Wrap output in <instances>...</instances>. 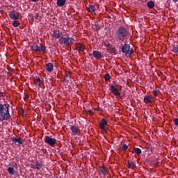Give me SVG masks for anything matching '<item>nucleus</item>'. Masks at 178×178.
<instances>
[{
    "mask_svg": "<svg viewBox=\"0 0 178 178\" xmlns=\"http://www.w3.org/2000/svg\"><path fill=\"white\" fill-rule=\"evenodd\" d=\"M38 47V44H33L31 46V50L35 51H37Z\"/></svg>",
    "mask_w": 178,
    "mask_h": 178,
    "instance_id": "nucleus-28",
    "label": "nucleus"
},
{
    "mask_svg": "<svg viewBox=\"0 0 178 178\" xmlns=\"http://www.w3.org/2000/svg\"><path fill=\"white\" fill-rule=\"evenodd\" d=\"M7 170L10 175H15V169L13 168L9 167Z\"/></svg>",
    "mask_w": 178,
    "mask_h": 178,
    "instance_id": "nucleus-26",
    "label": "nucleus"
},
{
    "mask_svg": "<svg viewBox=\"0 0 178 178\" xmlns=\"http://www.w3.org/2000/svg\"><path fill=\"white\" fill-rule=\"evenodd\" d=\"M11 140L13 143L16 144V145H22V144H23V140H22V138L13 137Z\"/></svg>",
    "mask_w": 178,
    "mask_h": 178,
    "instance_id": "nucleus-12",
    "label": "nucleus"
},
{
    "mask_svg": "<svg viewBox=\"0 0 178 178\" xmlns=\"http://www.w3.org/2000/svg\"><path fill=\"white\" fill-rule=\"evenodd\" d=\"M44 143L50 147H55V144H56V139L51 138V136H44Z\"/></svg>",
    "mask_w": 178,
    "mask_h": 178,
    "instance_id": "nucleus-5",
    "label": "nucleus"
},
{
    "mask_svg": "<svg viewBox=\"0 0 178 178\" xmlns=\"http://www.w3.org/2000/svg\"><path fill=\"white\" fill-rule=\"evenodd\" d=\"M172 52L175 54H178V45L177 44H174L172 49Z\"/></svg>",
    "mask_w": 178,
    "mask_h": 178,
    "instance_id": "nucleus-24",
    "label": "nucleus"
},
{
    "mask_svg": "<svg viewBox=\"0 0 178 178\" xmlns=\"http://www.w3.org/2000/svg\"><path fill=\"white\" fill-rule=\"evenodd\" d=\"M121 52L122 54H125V56L127 58H129V56H131V54L134 52V50L133 49H130V44L125 43L120 47Z\"/></svg>",
    "mask_w": 178,
    "mask_h": 178,
    "instance_id": "nucleus-3",
    "label": "nucleus"
},
{
    "mask_svg": "<svg viewBox=\"0 0 178 178\" xmlns=\"http://www.w3.org/2000/svg\"><path fill=\"white\" fill-rule=\"evenodd\" d=\"M75 49L76 51H78L79 54H80V52H83L84 49H86V47H84L81 43H76Z\"/></svg>",
    "mask_w": 178,
    "mask_h": 178,
    "instance_id": "nucleus-10",
    "label": "nucleus"
},
{
    "mask_svg": "<svg viewBox=\"0 0 178 178\" xmlns=\"http://www.w3.org/2000/svg\"><path fill=\"white\" fill-rule=\"evenodd\" d=\"M59 42L60 44H64V45H69V40L67 39V36L66 38H63V36H62Z\"/></svg>",
    "mask_w": 178,
    "mask_h": 178,
    "instance_id": "nucleus-18",
    "label": "nucleus"
},
{
    "mask_svg": "<svg viewBox=\"0 0 178 178\" xmlns=\"http://www.w3.org/2000/svg\"><path fill=\"white\" fill-rule=\"evenodd\" d=\"M134 152L136 154V155H141L143 152L141 151V149L136 147L135 148Z\"/></svg>",
    "mask_w": 178,
    "mask_h": 178,
    "instance_id": "nucleus-25",
    "label": "nucleus"
},
{
    "mask_svg": "<svg viewBox=\"0 0 178 178\" xmlns=\"http://www.w3.org/2000/svg\"><path fill=\"white\" fill-rule=\"evenodd\" d=\"M70 130L73 134H77V133H80V129L78 126L76 125H71Z\"/></svg>",
    "mask_w": 178,
    "mask_h": 178,
    "instance_id": "nucleus-14",
    "label": "nucleus"
},
{
    "mask_svg": "<svg viewBox=\"0 0 178 178\" xmlns=\"http://www.w3.org/2000/svg\"><path fill=\"white\" fill-rule=\"evenodd\" d=\"M174 124H175V126L178 127V118H175L173 120Z\"/></svg>",
    "mask_w": 178,
    "mask_h": 178,
    "instance_id": "nucleus-34",
    "label": "nucleus"
},
{
    "mask_svg": "<svg viewBox=\"0 0 178 178\" xmlns=\"http://www.w3.org/2000/svg\"><path fill=\"white\" fill-rule=\"evenodd\" d=\"M32 1V2H37V1H38V0H31Z\"/></svg>",
    "mask_w": 178,
    "mask_h": 178,
    "instance_id": "nucleus-40",
    "label": "nucleus"
},
{
    "mask_svg": "<svg viewBox=\"0 0 178 178\" xmlns=\"http://www.w3.org/2000/svg\"><path fill=\"white\" fill-rule=\"evenodd\" d=\"M128 168L129 169H134L136 168V163L133 161H128Z\"/></svg>",
    "mask_w": 178,
    "mask_h": 178,
    "instance_id": "nucleus-23",
    "label": "nucleus"
},
{
    "mask_svg": "<svg viewBox=\"0 0 178 178\" xmlns=\"http://www.w3.org/2000/svg\"><path fill=\"white\" fill-rule=\"evenodd\" d=\"M121 148H122V151H127L129 146H127V145H126V144H123Z\"/></svg>",
    "mask_w": 178,
    "mask_h": 178,
    "instance_id": "nucleus-31",
    "label": "nucleus"
},
{
    "mask_svg": "<svg viewBox=\"0 0 178 178\" xmlns=\"http://www.w3.org/2000/svg\"><path fill=\"white\" fill-rule=\"evenodd\" d=\"M147 149H151V145H147Z\"/></svg>",
    "mask_w": 178,
    "mask_h": 178,
    "instance_id": "nucleus-37",
    "label": "nucleus"
},
{
    "mask_svg": "<svg viewBox=\"0 0 178 178\" xmlns=\"http://www.w3.org/2000/svg\"><path fill=\"white\" fill-rule=\"evenodd\" d=\"M46 70L49 73H51V72L54 71V64L52 63H48L46 65Z\"/></svg>",
    "mask_w": 178,
    "mask_h": 178,
    "instance_id": "nucleus-17",
    "label": "nucleus"
},
{
    "mask_svg": "<svg viewBox=\"0 0 178 178\" xmlns=\"http://www.w3.org/2000/svg\"><path fill=\"white\" fill-rule=\"evenodd\" d=\"M104 80H106V81H109V80H111V75H109V74H106L104 75Z\"/></svg>",
    "mask_w": 178,
    "mask_h": 178,
    "instance_id": "nucleus-30",
    "label": "nucleus"
},
{
    "mask_svg": "<svg viewBox=\"0 0 178 178\" xmlns=\"http://www.w3.org/2000/svg\"><path fill=\"white\" fill-rule=\"evenodd\" d=\"M33 82L35 86L40 87L42 84H44V79L42 78H39L36 76L33 79Z\"/></svg>",
    "mask_w": 178,
    "mask_h": 178,
    "instance_id": "nucleus-7",
    "label": "nucleus"
},
{
    "mask_svg": "<svg viewBox=\"0 0 178 178\" xmlns=\"http://www.w3.org/2000/svg\"><path fill=\"white\" fill-rule=\"evenodd\" d=\"M65 3H66V0H57L56 5L58 8H62V6H65Z\"/></svg>",
    "mask_w": 178,
    "mask_h": 178,
    "instance_id": "nucleus-20",
    "label": "nucleus"
},
{
    "mask_svg": "<svg viewBox=\"0 0 178 178\" xmlns=\"http://www.w3.org/2000/svg\"><path fill=\"white\" fill-rule=\"evenodd\" d=\"M14 166H17V163H15Z\"/></svg>",
    "mask_w": 178,
    "mask_h": 178,
    "instance_id": "nucleus-42",
    "label": "nucleus"
},
{
    "mask_svg": "<svg viewBox=\"0 0 178 178\" xmlns=\"http://www.w3.org/2000/svg\"><path fill=\"white\" fill-rule=\"evenodd\" d=\"M10 105L8 103H0V122L10 120Z\"/></svg>",
    "mask_w": 178,
    "mask_h": 178,
    "instance_id": "nucleus-1",
    "label": "nucleus"
},
{
    "mask_svg": "<svg viewBox=\"0 0 178 178\" xmlns=\"http://www.w3.org/2000/svg\"><path fill=\"white\" fill-rule=\"evenodd\" d=\"M173 2H175V3H176L177 2H178V0H172Z\"/></svg>",
    "mask_w": 178,
    "mask_h": 178,
    "instance_id": "nucleus-38",
    "label": "nucleus"
},
{
    "mask_svg": "<svg viewBox=\"0 0 178 178\" xmlns=\"http://www.w3.org/2000/svg\"><path fill=\"white\" fill-rule=\"evenodd\" d=\"M143 101L145 104H152V102H154V97H152V96L145 95Z\"/></svg>",
    "mask_w": 178,
    "mask_h": 178,
    "instance_id": "nucleus-9",
    "label": "nucleus"
},
{
    "mask_svg": "<svg viewBox=\"0 0 178 178\" xmlns=\"http://www.w3.org/2000/svg\"><path fill=\"white\" fill-rule=\"evenodd\" d=\"M130 33L124 26H119L115 32V37L117 41H121L123 42L124 40H127Z\"/></svg>",
    "mask_w": 178,
    "mask_h": 178,
    "instance_id": "nucleus-2",
    "label": "nucleus"
},
{
    "mask_svg": "<svg viewBox=\"0 0 178 178\" xmlns=\"http://www.w3.org/2000/svg\"><path fill=\"white\" fill-rule=\"evenodd\" d=\"M89 113H91V111H89Z\"/></svg>",
    "mask_w": 178,
    "mask_h": 178,
    "instance_id": "nucleus-43",
    "label": "nucleus"
},
{
    "mask_svg": "<svg viewBox=\"0 0 178 178\" xmlns=\"http://www.w3.org/2000/svg\"><path fill=\"white\" fill-rule=\"evenodd\" d=\"M92 55L94 58H96V59H102V58H104V55H102V53L99 51H94Z\"/></svg>",
    "mask_w": 178,
    "mask_h": 178,
    "instance_id": "nucleus-11",
    "label": "nucleus"
},
{
    "mask_svg": "<svg viewBox=\"0 0 178 178\" xmlns=\"http://www.w3.org/2000/svg\"><path fill=\"white\" fill-rule=\"evenodd\" d=\"M10 17L13 20H17L19 19V13L16 10H13L10 13Z\"/></svg>",
    "mask_w": 178,
    "mask_h": 178,
    "instance_id": "nucleus-8",
    "label": "nucleus"
},
{
    "mask_svg": "<svg viewBox=\"0 0 178 178\" xmlns=\"http://www.w3.org/2000/svg\"><path fill=\"white\" fill-rule=\"evenodd\" d=\"M108 168L105 165H102L99 167V171L102 173L103 176H106L108 175Z\"/></svg>",
    "mask_w": 178,
    "mask_h": 178,
    "instance_id": "nucleus-15",
    "label": "nucleus"
},
{
    "mask_svg": "<svg viewBox=\"0 0 178 178\" xmlns=\"http://www.w3.org/2000/svg\"><path fill=\"white\" fill-rule=\"evenodd\" d=\"M159 90H154V95H155V97H157V95H159Z\"/></svg>",
    "mask_w": 178,
    "mask_h": 178,
    "instance_id": "nucleus-36",
    "label": "nucleus"
},
{
    "mask_svg": "<svg viewBox=\"0 0 178 178\" xmlns=\"http://www.w3.org/2000/svg\"><path fill=\"white\" fill-rule=\"evenodd\" d=\"M65 77L70 79V77H72V74H70V72H66Z\"/></svg>",
    "mask_w": 178,
    "mask_h": 178,
    "instance_id": "nucleus-35",
    "label": "nucleus"
},
{
    "mask_svg": "<svg viewBox=\"0 0 178 178\" xmlns=\"http://www.w3.org/2000/svg\"><path fill=\"white\" fill-rule=\"evenodd\" d=\"M45 51H47V47L45 46L42 44H40V46L38 45V49H37L38 52H40V54H44Z\"/></svg>",
    "mask_w": 178,
    "mask_h": 178,
    "instance_id": "nucleus-16",
    "label": "nucleus"
},
{
    "mask_svg": "<svg viewBox=\"0 0 178 178\" xmlns=\"http://www.w3.org/2000/svg\"><path fill=\"white\" fill-rule=\"evenodd\" d=\"M38 17H40V15L36 14L35 15H34V16L32 17V19H33V20H38Z\"/></svg>",
    "mask_w": 178,
    "mask_h": 178,
    "instance_id": "nucleus-32",
    "label": "nucleus"
},
{
    "mask_svg": "<svg viewBox=\"0 0 178 178\" xmlns=\"http://www.w3.org/2000/svg\"><path fill=\"white\" fill-rule=\"evenodd\" d=\"M67 40H68V45H70V43L72 44V42H74V38H70L67 36Z\"/></svg>",
    "mask_w": 178,
    "mask_h": 178,
    "instance_id": "nucleus-29",
    "label": "nucleus"
},
{
    "mask_svg": "<svg viewBox=\"0 0 178 178\" xmlns=\"http://www.w3.org/2000/svg\"><path fill=\"white\" fill-rule=\"evenodd\" d=\"M62 35H63V33L59 30L54 31L53 33H51V37H53L54 38H56V40H58L59 41L62 38Z\"/></svg>",
    "mask_w": 178,
    "mask_h": 178,
    "instance_id": "nucleus-6",
    "label": "nucleus"
},
{
    "mask_svg": "<svg viewBox=\"0 0 178 178\" xmlns=\"http://www.w3.org/2000/svg\"><path fill=\"white\" fill-rule=\"evenodd\" d=\"M89 55H90V56H92V53H90Z\"/></svg>",
    "mask_w": 178,
    "mask_h": 178,
    "instance_id": "nucleus-41",
    "label": "nucleus"
},
{
    "mask_svg": "<svg viewBox=\"0 0 178 178\" xmlns=\"http://www.w3.org/2000/svg\"><path fill=\"white\" fill-rule=\"evenodd\" d=\"M108 124V120H106V118H103L99 124V128L101 130H105V126Z\"/></svg>",
    "mask_w": 178,
    "mask_h": 178,
    "instance_id": "nucleus-13",
    "label": "nucleus"
},
{
    "mask_svg": "<svg viewBox=\"0 0 178 178\" xmlns=\"http://www.w3.org/2000/svg\"><path fill=\"white\" fill-rule=\"evenodd\" d=\"M86 10H87V12H89L90 13H93L94 12H95L97 10V9H95V6L89 5V7L87 8Z\"/></svg>",
    "mask_w": 178,
    "mask_h": 178,
    "instance_id": "nucleus-19",
    "label": "nucleus"
},
{
    "mask_svg": "<svg viewBox=\"0 0 178 178\" xmlns=\"http://www.w3.org/2000/svg\"><path fill=\"white\" fill-rule=\"evenodd\" d=\"M94 29L96 31H99V30H101V27H99V25H95Z\"/></svg>",
    "mask_w": 178,
    "mask_h": 178,
    "instance_id": "nucleus-33",
    "label": "nucleus"
},
{
    "mask_svg": "<svg viewBox=\"0 0 178 178\" xmlns=\"http://www.w3.org/2000/svg\"><path fill=\"white\" fill-rule=\"evenodd\" d=\"M32 168L33 169H37L38 170H40V169L42 168V165L40 164L38 162H36V163L32 164Z\"/></svg>",
    "mask_w": 178,
    "mask_h": 178,
    "instance_id": "nucleus-22",
    "label": "nucleus"
},
{
    "mask_svg": "<svg viewBox=\"0 0 178 178\" xmlns=\"http://www.w3.org/2000/svg\"><path fill=\"white\" fill-rule=\"evenodd\" d=\"M110 91L113 95H115V97H120L121 93L120 91H122V86L120 85H111L110 86Z\"/></svg>",
    "mask_w": 178,
    "mask_h": 178,
    "instance_id": "nucleus-4",
    "label": "nucleus"
},
{
    "mask_svg": "<svg viewBox=\"0 0 178 178\" xmlns=\"http://www.w3.org/2000/svg\"><path fill=\"white\" fill-rule=\"evenodd\" d=\"M20 25V22H19V21L17 20H15L13 22V26L14 27H19V26Z\"/></svg>",
    "mask_w": 178,
    "mask_h": 178,
    "instance_id": "nucleus-27",
    "label": "nucleus"
},
{
    "mask_svg": "<svg viewBox=\"0 0 178 178\" xmlns=\"http://www.w3.org/2000/svg\"><path fill=\"white\" fill-rule=\"evenodd\" d=\"M147 6L149 9H154V8H155V3H154L152 1H148Z\"/></svg>",
    "mask_w": 178,
    "mask_h": 178,
    "instance_id": "nucleus-21",
    "label": "nucleus"
},
{
    "mask_svg": "<svg viewBox=\"0 0 178 178\" xmlns=\"http://www.w3.org/2000/svg\"><path fill=\"white\" fill-rule=\"evenodd\" d=\"M47 152V149H43V154H45Z\"/></svg>",
    "mask_w": 178,
    "mask_h": 178,
    "instance_id": "nucleus-39",
    "label": "nucleus"
}]
</instances>
